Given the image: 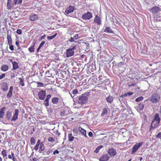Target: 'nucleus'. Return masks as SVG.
<instances>
[{"mask_svg":"<svg viewBox=\"0 0 161 161\" xmlns=\"http://www.w3.org/2000/svg\"><path fill=\"white\" fill-rule=\"evenodd\" d=\"M88 99V94L86 93L82 94L81 96H79L76 97V100L78 103L82 105L85 104Z\"/></svg>","mask_w":161,"mask_h":161,"instance_id":"1","label":"nucleus"},{"mask_svg":"<svg viewBox=\"0 0 161 161\" xmlns=\"http://www.w3.org/2000/svg\"><path fill=\"white\" fill-rule=\"evenodd\" d=\"M160 95L157 93L153 94L150 97V100L153 103L155 104L158 103L160 99Z\"/></svg>","mask_w":161,"mask_h":161,"instance_id":"2","label":"nucleus"},{"mask_svg":"<svg viewBox=\"0 0 161 161\" xmlns=\"http://www.w3.org/2000/svg\"><path fill=\"white\" fill-rule=\"evenodd\" d=\"M76 48V46H74L72 48H70L66 50V57L69 58L72 56L74 54V50Z\"/></svg>","mask_w":161,"mask_h":161,"instance_id":"3","label":"nucleus"},{"mask_svg":"<svg viewBox=\"0 0 161 161\" xmlns=\"http://www.w3.org/2000/svg\"><path fill=\"white\" fill-rule=\"evenodd\" d=\"M92 14L89 12L83 14L82 15V18L85 20H89L92 18Z\"/></svg>","mask_w":161,"mask_h":161,"instance_id":"4","label":"nucleus"},{"mask_svg":"<svg viewBox=\"0 0 161 161\" xmlns=\"http://www.w3.org/2000/svg\"><path fill=\"white\" fill-rule=\"evenodd\" d=\"M150 11L154 15L158 14L160 11V8L158 6H154L150 9Z\"/></svg>","mask_w":161,"mask_h":161,"instance_id":"5","label":"nucleus"},{"mask_svg":"<svg viewBox=\"0 0 161 161\" xmlns=\"http://www.w3.org/2000/svg\"><path fill=\"white\" fill-rule=\"evenodd\" d=\"M159 123V121L152 120L150 128V131H151V130L158 127Z\"/></svg>","mask_w":161,"mask_h":161,"instance_id":"6","label":"nucleus"},{"mask_svg":"<svg viewBox=\"0 0 161 161\" xmlns=\"http://www.w3.org/2000/svg\"><path fill=\"white\" fill-rule=\"evenodd\" d=\"M142 143L139 142L138 143H136L132 147V154H134L138 150V149L142 145Z\"/></svg>","mask_w":161,"mask_h":161,"instance_id":"7","label":"nucleus"},{"mask_svg":"<svg viewBox=\"0 0 161 161\" xmlns=\"http://www.w3.org/2000/svg\"><path fill=\"white\" fill-rule=\"evenodd\" d=\"M38 95L39 99L43 100L46 95V91L43 90L40 91L38 92Z\"/></svg>","mask_w":161,"mask_h":161,"instance_id":"8","label":"nucleus"},{"mask_svg":"<svg viewBox=\"0 0 161 161\" xmlns=\"http://www.w3.org/2000/svg\"><path fill=\"white\" fill-rule=\"evenodd\" d=\"M107 152L109 155L111 157H114L117 154L116 151L113 148H111L108 149Z\"/></svg>","mask_w":161,"mask_h":161,"instance_id":"9","label":"nucleus"},{"mask_svg":"<svg viewBox=\"0 0 161 161\" xmlns=\"http://www.w3.org/2000/svg\"><path fill=\"white\" fill-rule=\"evenodd\" d=\"M110 158V157L106 154L101 156L99 158V161H108Z\"/></svg>","mask_w":161,"mask_h":161,"instance_id":"10","label":"nucleus"},{"mask_svg":"<svg viewBox=\"0 0 161 161\" xmlns=\"http://www.w3.org/2000/svg\"><path fill=\"white\" fill-rule=\"evenodd\" d=\"M19 113V110L17 109H15V112L13 115L12 119H11V121H15L18 119Z\"/></svg>","mask_w":161,"mask_h":161,"instance_id":"11","label":"nucleus"},{"mask_svg":"<svg viewBox=\"0 0 161 161\" xmlns=\"http://www.w3.org/2000/svg\"><path fill=\"white\" fill-rule=\"evenodd\" d=\"M75 9L74 6H70L66 8L65 11L67 14H69L73 12Z\"/></svg>","mask_w":161,"mask_h":161,"instance_id":"12","label":"nucleus"},{"mask_svg":"<svg viewBox=\"0 0 161 161\" xmlns=\"http://www.w3.org/2000/svg\"><path fill=\"white\" fill-rule=\"evenodd\" d=\"M38 19V15L35 14H31L29 18L30 20L31 21H35Z\"/></svg>","mask_w":161,"mask_h":161,"instance_id":"13","label":"nucleus"},{"mask_svg":"<svg viewBox=\"0 0 161 161\" xmlns=\"http://www.w3.org/2000/svg\"><path fill=\"white\" fill-rule=\"evenodd\" d=\"M2 89L5 92L7 91L8 90V84L6 82L3 83L1 86Z\"/></svg>","mask_w":161,"mask_h":161,"instance_id":"14","label":"nucleus"},{"mask_svg":"<svg viewBox=\"0 0 161 161\" xmlns=\"http://www.w3.org/2000/svg\"><path fill=\"white\" fill-rule=\"evenodd\" d=\"M78 93V91L76 89H75L71 91V92H69V94L70 95L71 97L72 98H74V97Z\"/></svg>","mask_w":161,"mask_h":161,"instance_id":"15","label":"nucleus"},{"mask_svg":"<svg viewBox=\"0 0 161 161\" xmlns=\"http://www.w3.org/2000/svg\"><path fill=\"white\" fill-rule=\"evenodd\" d=\"M7 8L11 9V8L14 7L13 5V3L11 0H8L7 3Z\"/></svg>","mask_w":161,"mask_h":161,"instance_id":"16","label":"nucleus"},{"mask_svg":"<svg viewBox=\"0 0 161 161\" xmlns=\"http://www.w3.org/2000/svg\"><path fill=\"white\" fill-rule=\"evenodd\" d=\"M104 32L107 33H114V31L109 27H106L104 30Z\"/></svg>","mask_w":161,"mask_h":161,"instance_id":"17","label":"nucleus"},{"mask_svg":"<svg viewBox=\"0 0 161 161\" xmlns=\"http://www.w3.org/2000/svg\"><path fill=\"white\" fill-rule=\"evenodd\" d=\"M94 22V23H97L98 25H100L101 24V20L97 15H96Z\"/></svg>","mask_w":161,"mask_h":161,"instance_id":"18","label":"nucleus"},{"mask_svg":"<svg viewBox=\"0 0 161 161\" xmlns=\"http://www.w3.org/2000/svg\"><path fill=\"white\" fill-rule=\"evenodd\" d=\"M114 98L112 96L110 95L106 98V100L107 102L109 103H111L113 102Z\"/></svg>","mask_w":161,"mask_h":161,"instance_id":"19","label":"nucleus"},{"mask_svg":"<svg viewBox=\"0 0 161 161\" xmlns=\"http://www.w3.org/2000/svg\"><path fill=\"white\" fill-rule=\"evenodd\" d=\"M13 86H11L10 87L9 90V92L7 95V97L8 98H10L12 95V92L13 91Z\"/></svg>","mask_w":161,"mask_h":161,"instance_id":"20","label":"nucleus"},{"mask_svg":"<svg viewBox=\"0 0 161 161\" xmlns=\"http://www.w3.org/2000/svg\"><path fill=\"white\" fill-rule=\"evenodd\" d=\"M78 129L80 132L83 135H84L85 137H88L86 135V131L85 130L83 129L82 127H79Z\"/></svg>","mask_w":161,"mask_h":161,"instance_id":"21","label":"nucleus"},{"mask_svg":"<svg viewBox=\"0 0 161 161\" xmlns=\"http://www.w3.org/2000/svg\"><path fill=\"white\" fill-rule=\"evenodd\" d=\"M12 63L13 65L12 69H13L14 70H16V69L19 68V65L15 61H12Z\"/></svg>","mask_w":161,"mask_h":161,"instance_id":"22","label":"nucleus"},{"mask_svg":"<svg viewBox=\"0 0 161 161\" xmlns=\"http://www.w3.org/2000/svg\"><path fill=\"white\" fill-rule=\"evenodd\" d=\"M153 120L160 122V119L158 113H156L155 114Z\"/></svg>","mask_w":161,"mask_h":161,"instance_id":"23","label":"nucleus"},{"mask_svg":"<svg viewBox=\"0 0 161 161\" xmlns=\"http://www.w3.org/2000/svg\"><path fill=\"white\" fill-rule=\"evenodd\" d=\"M45 149V147L42 142H41V144L39 146V152L40 153H42V151H44Z\"/></svg>","mask_w":161,"mask_h":161,"instance_id":"24","label":"nucleus"},{"mask_svg":"<svg viewBox=\"0 0 161 161\" xmlns=\"http://www.w3.org/2000/svg\"><path fill=\"white\" fill-rule=\"evenodd\" d=\"M1 69L2 70L5 72L8 70V67L7 65L4 64L1 66Z\"/></svg>","mask_w":161,"mask_h":161,"instance_id":"25","label":"nucleus"},{"mask_svg":"<svg viewBox=\"0 0 161 161\" xmlns=\"http://www.w3.org/2000/svg\"><path fill=\"white\" fill-rule=\"evenodd\" d=\"M6 118L8 120H9L11 119L12 117V113L11 112L9 111H8L6 115Z\"/></svg>","mask_w":161,"mask_h":161,"instance_id":"26","label":"nucleus"},{"mask_svg":"<svg viewBox=\"0 0 161 161\" xmlns=\"http://www.w3.org/2000/svg\"><path fill=\"white\" fill-rule=\"evenodd\" d=\"M52 102L53 104H57L59 102L58 99L57 97H54L52 99Z\"/></svg>","mask_w":161,"mask_h":161,"instance_id":"27","label":"nucleus"},{"mask_svg":"<svg viewBox=\"0 0 161 161\" xmlns=\"http://www.w3.org/2000/svg\"><path fill=\"white\" fill-rule=\"evenodd\" d=\"M41 144V142H40V140H38L37 142V143L34 147V149L37 151L38 149V147Z\"/></svg>","mask_w":161,"mask_h":161,"instance_id":"28","label":"nucleus"},{"mask_svg":"<svg viewBox=\"0 0 161 161\" xmlns=\"http://www.w3.org/2000/svg\"><path fill=\"white\" fill-rule=\"evenodd\" d=\"M144 107V105L143 103H139L138 104V106L137 107L139 110H142Z\"/></svg>","mask_w":161,"mask_h":161,"instance_id":"29","label":"nucleus"},{"mask_svg":"<svg viewBox=\"0 0 161 161\" xmlns=\"http://www.w3.org/2000/svg\"><path fill=\"white\" fill-rule=\"evenodd\" d=\"M108 111V110L107 108H103V109L102 113L101 114V116H103L104 115L107 114Z\"/></svg>","mask_w":161,"mask_h":161,"instance_id":"30","label":"nucleus"},{"mask_svg":"<svg viewBox=\"0 0 161 161\" xmlns=\"http://www.w3.org/2000/svg\"><path fill=\"white\" fill-rule=\"evenodd\" d=\"M7 39L8 41V43L9 45H10L12 44V39L11 36L10 35L7 34Z\"/></svg>","mask_w":161,"mask_h":161,"instance_id":"31","label":"nucleus"},{"mask_svg":"<svg viewBox=\"0 0 161 161\" xmlns=\"http://www.w3.org/2000/svg\"><path fill=\"white\" fill-rule=\"evenodd\" d=\"M68 138L69 139V142H71L73 141L74 138V137L72 136L71 133H69L68 134Z\"/></svg>","mask_w":161,"mask_h":161,"instance_id":"32","label":"nucleus"},{"mask_svg":"<svg viewBox=\"0 0 161 161\" xmlns=\"http://www.w3.org/2000/svg\"><path fill=\"white\" fill-rule=\"evenodd\" d=\"M19 79L20 80V81L19 82V84L22 86H25V83L24 82L25 80L23 78H19Z\"/></svg>","mask_w":161,"mask_h":161,"instance_id":"33","label":"nucleus"},{"mask_svg":"<svg viewBox=\"0 0 161 161\" xmlns=\"http://www.w3.org/2000/svg\"><path fill=\"white\" fill-rule=\"evenodd\" d=\"M5 108L3 107V108H2L1 110L0 111V118H3L4 115V111L3 109H5Z\"/></svg>","mask_w":161,"mask_h":161,"instance_id":"34","label":"nucleus"},{"mask_svg":"<svg viewBox=\"0 0 161 161\" xmlns=\"http://www.w3.org/2000/svg\"><path fill=\"white\" fill-rule=\"evenodd\" d=\"M35 44V43L34 44V45L28 48V50L30 53H33L34 52Z\"/></svg>","mask_w":161,"mask_h":161,"instance_id":"35","label":"nucleus"},{"mask_svg":"<svg viewBox=\"0 0 161 161\" xmlns=\"http://www.w3.org/2000/svg\"><path fill=\"white\" fill-rule=\"evenodd\" d=\"M136 84V83L133 82V80H131L130 81V83L128 84V86L129 87L134 86Z\"/></svg>","mask_w":161,"mask_h":161,"instance_id":"36","label":"nucleus"},{"mask_svg":"<svg viewBox=\"0 0 161 161\" xmlns=\"http://www.w3.org/2000/svg\"><path fill=\"white\" fill-rule=\"evenodd\" d=\"M2 154L3 156V158H4L5 157H6L5 158L6 159L7 158V152L5 150L3 149L2 152Z\"/></svg>","mask_w":161,"mask_h":161,"instance_id":"37","label":"nucleus"},{"mask_svg":"<svg viewBox=\"0 0 161 161\" xmlns=\"http://www.w3.org/2000/svg\"><path fill=\"white\" fill-rule=\"evenodd\" d=\"M103 147L102 145H100L95 150L94 152L96 153H98L99 150L102 148H103Z\"/></svg>","mask_w":161,"mask_h":161,"instance_id":"38","label":"nucleus"},{"mask_svg":"<svg viewBox=\"0 0 161 161\" xmlns=\"http://www.w3.org/2000/svg\"><path fill=\"white\" fill-rule=\"evenodd\" d=\"M48 142H54L55 141V139L54 137H49L48 138Z\"/></svg>","mask_w":161,"mask_h":161,"instance_id":"39","label":"nucleus"},{"mask_svg":"<svg viewBox=\"0 0 161 161\" xmlns=\"http://www.w3.org/2000/svg\"><path fill=\"white\" fill-rule=\"evenodd\" d=\"M57 35V33H56L55 35H54L50 36H47V39L51 40L53 39Z\"/></svg>","mask_w":161,"mask_h":161,"instance_id":"40","label":"nucleus"},{"mask_svg":"<svg viewBox=\"0 0 161 161\" xmlns=\"http://www.w3.org/2000/svg\"><path fill=\"white\" fill-rule=\"evenodd\" d=\"M30 141H31V144L33 145L35 144V142H36V140H35V139L33 137H32L31 138Z\"/></svg>","mask_w":161,"mask_h":161,"instance_id":"41","label":"nucleus"},{"mask_svg":"<svg viewBox=\"0 0 161 161\" xmlns=\"http://www.w3.org/2000/svg\"><path fill=\"white\" fill-rule=\"evenodd\" d=\"M133 94V92H129L128 93H125L123 95V96L125 97H127Z\"/></svg>","mask_w":161,"mask_h":161,"instance_id":"42","label":"nucleus"},{"mask_svg":"<svg viewBox=\"0 0 161 161\" xmlns=\"http://www.w3.org/2000/svg\"><path fill=\"white\" fill-rule=\"evenodd\" d=\"M143 99V97L142 96H140L136 99V102H139L142 100Z\"/></svg>","mask_w":161,"mask_h":161,"instance_id":"43","label":"nucleus"},{"mask_svg":"<svg viewBox=\"0 0 161 161\" xmlns=\"http://www.w3.org/2000/svg\"><path fill=\"white\" fill-rule=\"evenodd\" d=\"M53 151V150H48V151H45L44 152H43V154H49L50 153H52Z\"/></svg>","mask_w":161,"mask_h":161,"instance_id":"44","label":"nucleus"},{"mask_svg":"<svg viewBox=\"0 0 161 161\" xmlns=\"http://www.w3.org/2000/svg\"><path fill=\"white\" fill-rule=\"evenodd\" d=\"M44 103L45 106H49V100L45 99V100L44 101Z\"/></svg>","mask_w":161,"mask_h":161,"instance_id":"45","label":"nucleus"},{"mask_svg":"<svg viewBox=\"0 0 161 161\" xmlns=\"http://www.w3.org/2000/svg\"><path fill=\"white\" fill-rule=\"evenodd\" d=\"M55 134L56 135H57V136L56 137V139H58L60 135V133H59L58 130H57L55 132Z\"/></svg>","mask_w":161,"mask_h":161,"instance_id":"46","label":"nucleus"},{"mask_svg":"<svg viewBox=\"0 0 161 161\" xmlns=\"http://www.w3.org/2000/svg\"><path fill=\"white\" fill-rule=\"evenodd\" d=\"M38 84V85L37 86V87H43L44 86V84L41 82H37Z\"/></svg>","mask_w":161,"mask_h":161,"instance_id":"47","label":"nucleus"},{"mask_svg":"<svg viewBox=\"0 0 161 161\" xmlns=\"http://www.w3.org/2000/svg\"><path fill=\"white\" fill-rule=\"evenodd\" d=\"M11 155L12 156V159L13 161H17L16 158L15 157L14 155V154L12 152V153H11Z\"/></svg>","mask_w":161,"mask_h":161,"instance_id":"48","label":"nucleus"},{"mask_svg":"<svg viewBox=\"0 0 161 161\" xmlns=\"http://www.w3.org/2000/svg\"><path fill=\"white\" fill-rule=\"evenodd\" d=\"M156 136V137L159 138L161 140V131L159 132Z\"/></svg>","mask_w":161,"mask_h":161,"instance_id":"49","label":"nucleus"},{"mask_svg":"<svg viewBox=\"0 0 161 161\" xmlns=\"http://www.w3.org/2000/svg\"><path fill=\"white\" fill-rule=\"evenodd\" d=\"M16 32L19 35H20L22 33V31L21 29H18L17 30Z\"/></svg>","mask_w":161,"mask_h":161,"instance_id":"50","label":"nucleus"},{"mask_svg":"<svg viewBox=\"0 0 161 161\" xmlns=\"http://www.w3.org/2000/svg\"><path fill=\"white\" fill-rule=\"evenodd\" d=\"M74 38H75V39L77 40L79 38V35L77 34H75L74 36Z\"/></svg>","mask_w":161,"mask_h":161,"instance_id":"51","label":"nucleus"},{"mask_svg":"<svg viewBox=\"0 0 161 161\" xmlns=\"http://www.w3.org/2000/svg\"><path fill=\"white\" fill-rule=\"evenodd\" d=\"M45 42L44 41H42L41 43H40L39 46L41 47L43 46L45 44Z\"/></svg>","mask_w":161,"mask_h":161,"instance_id":"52","label":"nucleus"},{"mask_svg":"<svg viewBox=\"0 0 161 161\" xmlns=\"http://www.w3.org/2000/svg\"><path fill=\"white\" fill-rule=\"evenodd\" d=\"M59 153V152L57 150H55L53 152V154L54 155L56 154H58Z\"/></svg>","mask_w":161,"mask_h":161,"instance_id":"53","label":"nucleus"},{"mask_svg":"<svg viewBox=\"0 0 161 161\" xmlns=\"http://www.w3.org/2000/svg\"><path fill=\"white\" fill-rule=\"evenodd\" d=\"M5 76V74L4 73L2 74L1 75H0V80H1Z\"/></svg>","mask_w":161,"mask_h":161,"instance_id":"54","label":"nucleus"},{"mask_svg":"<svg viewBox=\"0 0 161 161\" xmlns=\"http://www.w3.org/2000/svg\"><path fill=\"white\" fill-rule=\"evenodd\" d=\"M51 95H50V94L48 95L47 96V97H46V99H47L49 100V99L51 98Z\"/></svg>","mask_w":161,"mask_h":161,"instance_id":"55","label":"nucleus"},{"mask_svg":"<svg viewBox=\"0 0 161 161\" xmlns=\"http://www.w3.org/2000/svg\"><path fill=\"white\" fill-rule=\"evenodd\" d=\"M69 42H74V38L71 37L69 39Z\"/></svg>","mask_w":161,"mask_h":161,"instance_id":"56","label":"nucleus"},{"mask_svg":"<svg viewBox=\"0 0 161 161\" xmlns=\"http://www.w3.org/2000/svg\"><path fill=\"white\" fill-rule=\"evenodd\" d=\"M88 135V136L90 137H92L93 136V134L91 131H90L89 132Z\"/></svg>","mask_w":161,"mask_h":161,"instance_id":"57","label":"nucleus"},{"mask_svg":"<svg viewBox=\"0 0 161 161\" xmlns=\"http://www.w3.org/2000/svg\"><path fill=\"white\" fill-rule=\"evenodd\" d=\"M9 48L11 50L13 51L14 50V46L13 45H11L9 47Z\"/></svg>","mask_w":161,"mask_h":161,"instance_id":"58","label":"nucleus"},{"mask_svg":"<svg viewBox=\"0 0 161 161\" xmlns=\"http://www.w3.org/2000/svg\"><path fill=\"white\" fill-rule=\"evenodd\" d=\"M17 50H18V52H20V50H21V47L19 45V46H17Z\"/></svg>","mask_w":161,"mask_h":161,"instance_id":"59","label":"nucleus"},{"mask_svg":"<svg viewBox=\"0 0 161 161\" xmlns=\"http://www.w3.org/2000/svg\"><path fill=\"white\" fill-rule=\"evenodd\" d=\"M45 37H46V35H44L43 36L41 37L40 40H42V39H44L45 38Z\"/></svg>","mask_w":161,"mask_h":161,"instance_id":"60","label":"nucleus"},{"mask_svg":"<svg viewBox=\"0 0 161 161\" xmlns=\"http://www.w3.org/2000/svg\"><path fill=\"white\" fill-rule=\"evenodd\" d=\"M17 2V0H14V1L13 2L14 6L16 4Z\"/></svg>","mask_w":161,"mask_h":161,"instance_id":"61","label":"nucleus"},{"mask_svg":"<svg viewBox=\"0 0 161 161\" xmlns=\"http://www.w3.org/2000/svg\"><path fill=\"white\" fill-rule=\"evenodd\" d=\"M15 44H16V45L17 46H19V42L18 41H16Z\"/></svg>","mask_w":161,"mask_h":161,"instance_id":"62","label":"nucleus"},{"mask_svg":"<svg viewBox=\"0 0 161 161\" xmlns=\"http://www.w3.org/2000/svg\"><path fill=\"white\" fill-rule=\"evenodd\" d=\"M41 47L39 46L37 50V52H39V50L40 49Z\"/></svg>","mask_w":161,"mask_h":161,"instance_id":"63","label":"nucleus"},{"mask_svg":"<svg viewBox=\"0 0 161 161\" xmlns=\"http://www.w3.org/2000/svg\"><path fill=\"white\" fill-rule=\"evenodd\" d=\"M12 156L10 155H8V157L9 158V159H11L12 158Z\"/></svg>","mask_w":161,"mask_h":161,"instance_id":"64","label":"nucleus"}]
</instances>
